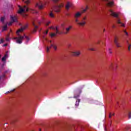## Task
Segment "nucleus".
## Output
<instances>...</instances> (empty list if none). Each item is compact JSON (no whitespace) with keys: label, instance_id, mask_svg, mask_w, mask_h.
Masks as SVG:
<instances>
[{"label":"nucleus","instance_id":"37998d69","mask_svg":"<svg viewBox=\"0 0 131 131\" xmlns=\"http://www.w3.org/2000/svg\"><path fill=\"white\" fill-rule=\"evenodd\" d=\"M85 19H86V17H83V20H85Z\"/></svg>","mask_w":131,"mask_h":131},{"label":"nucleus","instance_id":"cd10ccee","mask_svg":"<svg viewBox=\"0 0 131 131\" xmlns=\"http://www.w3.org/2000/svg\"><path fill=\"white\" fill-rule=\"evenodd\" d=\"M108 53L109 54H112V51H111V49H108Z\"/></svg>","mask_w":131,"mask_h":131},{"label":"nucleus","instance_id":"473e14b6","mask_svg":"<svg viewBox=\"0 0 131 131\" xmlns=\"http://www.w3.org/2000/svg\"><path fill=\"white\" fill-rule=\"evenodd\" d=\"M15 91V89L12 90L11 91H10V92H8L7 93H12V92H14Z\"/></svg>","mask_w":131,"mask_h":131},{"label":"nucleus","instance_id":"c756f323","mask_svg":"<svg viewBox=\"0 0 131 131\" xmlns=\"http://www.w3.org/2000/svg\"><path fill=\"white\" fill-rule=\"evenodd\" d=\"M4 42V39H1L0 40V44L3 43Z\"/></svg>","mask_w":131,"mask_h":131},{"label":"nucleus","instance_id":"412c9836","mask_svg":"<svg viewBox=\"0 0 131 131\" xmlns=\"http://www.w3.org/2000/svg\"><path fill=\"white\" fill-rule=\"evenodd\" d=\"M49 16L51 18H54L55 17V15H54V13H53L52 12H50V13L49 14Z\"/></svg>","mask_w":131,"mask_h":131},{"label":"nucleus","instance_id":"c85d7f7f","mask_svg":"<svg viewBox=\"0 0 131 131\" xmlns=\"http://www.w3.org/2000/svg\"><path fill=\"white\" fill-rule=\"evenodd\" d=\"M51 24V21H48L47 24H46V26H49V25Z\"/></svg>","mask_w":131,"mask_h":131},{"label":"nucleus","instance_id":"72a5a7b5","mask_svg":"<svg viewBox=\"0 0 131 131\" xmlns=\"http://www.w3.org/2000/svg\"><path fill=\"white\" fill-rule=\"evenodd\" d=\"M6 40H7V41H10V38H9V37H7V38H6Z\"/></svg>","mask_w":131,"mask_h":131},{"label":"nucleus","instance_id":"9d476101","mask_svg":"<svg viewBox=\"0 0 131 131\" xmlns=\"http://www.w3.org/2000/svg\"><path fill=\"white\" fill-rule=\"evenodd\" d=\"M110 12L111 13V15L113 16V17H115L116 18L118 17V14H117V13H115V12H113V11L110 10Z\"/></svg>","mask_w":131,"mask_h":131},{"label":"nucleus","instance_id":"58836bf2","mask_svg":"<svg viewBox=\"0 0 131 131\" xmlns=\"http://www.w3.org/2000/svg\"><path fill=\"white\" fill-rule=\"evenodd\" d=\"M44 33L45 34H48V33H49V30H47L46 32Z\"/></svg>","mask_w":131,"mask_h":131},{"label":"nucleus","instance_id":"7ed1b4c3","mask_svg":"<svg viewBox=\"0 0 131 131\" xmlns=\"http://www.w3.org/2000/svg\"><path fill=\"white\" fill-rule=\"evenodd\" d=\"M18 8H19V10L18 11V14H22L24 12H28V8L26 7V6H25L24 8H22L20 5L18 6Z\"/></svg>","mask_w":131,"mask_h":131},{"label":"nucleus","instance_id":"a18cd8bd","mask_svg":"<svg viewBox=\"0 0 131 131\" xmlns=\"http://www.w3.org/2000/svg\"><path fill=\"white\" fill-rule=\"evenodd\" d=\"M105 30H106L105 29L103 30V32H105Z\"/></svg>","mask_w":131,"mask_h":131},{"label":"nucleus","instance_id":"6e6552de","mask_svg":"<svg viewBox=\"0 0 131 131\" xmlns=\"http://www.w3.org/2000/svg\"><path fill=\"white\" fill-rule=\"evenodd\" d=\"M75 22H76L78 24V25H79L80 26H84L85 25V21H82V23H78V19H76Z\"/></svg>","mask_w":131,"mask_h":131},{"label":"nucleus","instance_id":"49530a36","mask_svg":"<svg viewBox=\"0 0 131 131\" xmlns=\"http://www.w3.org/2000/svg\"><path fill=\"white\" fill-rule=\"evenodd\" d=\"M39 131H41V129H39Z\"/></svg>","mask_w":131,"mask_h":131},{"label":"nucleus","instance_id":"f3484780","mask_svg":"<svg viewBox=\"0 0 131 131\" xmlns=\"http://www.w3.org/2000/svg\"><path fill=\"white\" fill-rule=\"evenodd\" d=\"M79 103H80V99H77L76 101L75 106L77 107L79 106Z\"/></svg>","mask_w":131,"mask_h":131},{"label":"nucleus","instance_id":"c03bdc74","mask_svg":"<svg viewBox=\"0 0 131 131\" xmlns=\"http://www.w3.org/2000/svg\"><path fill=\"white\" fill-rule=\"evenodd\" d=\"M112 115V116H114L115 114H114V113H113Z\"/></svg>","mask_w":131,"mask_h":131},{"label":"nucleus","instance_id":"a211bd4d","mask_svg":"<svg viewBox=\"0 0 131 131\" xmlns=\"http://www.w3.org/2000/svg\"><path fill=\"white\" fill-rule=\"evenodd\" d=\"M69 7H70V4L69 2H68V3L66 5V10H69Z\"/></svg>","mask_w":131,"mask_h":131},{"label":"nucleus","instance_id":"a19ab883","mask_svg":"<svg viewBox=\"0 0 131 131\" xmlns=\"http://www.w3.org/2000/svg\"><path fill=\"white\" fill-rule=\"evenodd\" d=\"M109 118H111V113H110Z\"/></svg>","mask_w":131,"mask_h":131},{"label":"nucleus","instance_id":"5fc2aeb1","mask_svg":"<svg viewBox=\"0 0 131 131\" xmlns=\"http://www.w3.org/2000/svg\"><path fill=\"white\" fill-rule=\"evenodd\" d=\"M0 58H1V56H0Z\"/></svg>","mask_w":131,"mask_h":131},{"label":"nucleus","instance_id":"a878e982","mask_svg":"<svg viewBox=\"0 0 131 131\" xmlns=\"http://www.w3.org/2000/svg\"><path fill=\"white\" fill-rule=\"evenodd\" d=\"M30 1L29 0H27L26 1H25V4H26V5H28V4H29Z\"/></svg>","mask_w":131,"mask_h":131},{"label":"nucleus","instance_id":"9b49d317","mask_svg":"<svg viewBox=\"0 0 131 131\" xmlns=\"http://www.w3.org/2000/svg\"><path fill=\"white\" fill-rule=\"evenodd\" d=\"M50 28V29H53L54 30H56V33L57 34H61V32L59 31V30H58V28L57 27H55V28L53 27H51Z\"/></svg>","mask_w":131,"mask_h":131},{"label":"nucleus","instance_id":"b1692460","mask_svg":"<svg viewBox=\"0 0 131 131\" xmlns=\"http://www.w3.org/2000/svg\"><path fill=\"white\" fill-rule=\"evenodd\" d=\"M1 22H2L3 23H4V21H5V17H1Z\"/></svg>","mask_w":131,"mask_h":131},{"label":"nucleus","instance_id":"0eeeda50","mask_svg":"<svg viewBox=\"0 0 131 131\" xmlns=\"http://www.w3.org/2000/svg\"><path fill=\"white\" fill-rule=\"evenodd\" d=\"M72 56L74 57H78L80 55V51H76L75 52H73L72 53Z\"/></svg>","mask_w":131,"mask_h":131},{"label":"nucleus","instance_id":"6ab92c4d","mask_svg":"<svg viewBox=\"0 0 131 131\" xmlns=\"http://www.w3.org/2000/svg\"><path fill=\"white\" fill-rule=\"evenodd\" d=\"M7 28H8V26L7 25H6L3 27V29H2V31H5V30H7Z\"/></svg>","mask_w":131,"mask_h":131},{"label":"nucleus","instance_id":"e433bc0d","mask_svg":"<svg viewBox=\"0 0 131 131\" xmlns=\"http://www.w3.org/2000/svg\"><path fill=\"white\" fill-rule=\"evenodd\" d=\"M89 50L90 51H95V49H94V48H90Z\"/></svg>","mask_w":131,"mask_h":131},{"label":"nucleus","instance_id":"bb28decb","mask_svg":"<svg viewBox=\"0 0 131 131\" xmlns=\"http://www.w3.org/2000/svg\"><path fill=\"white\" fill-rule=\"evenodd\" d=\"M128 119H131V112H129L128 114Z\"/></svg>","mask_w":131,"mask_h":131},{"label":"nucleus","instance_id":"aec40b11","mask_svg":"<svg viewBox=\"0 0 131 131\" xmlns=\"http://www.w3.org/2000/svg\"><path fill=\"white\" fill-rule=\"evenodd\" d=\"M127 43L128 45V51H130V47H131V45L129 44V43L128 42V41L127 40Z\"/></svg>","mask_w":131,"mask_h":131},{"label":"nucleus","instance_id":"20e7f679","mask_svg":"<svg viewBox=\"0 0 131 131\" xmlns=\"http://www.w3.org/2000/svg\"><path fill=\"white\" fill-rule=\"evenodd\" d=\"M88 9H89V7L88 6H86V8L85 9H83L81 13L80 12H77L75 14V16H74L75 19H76L77 18H79V17H80V16H81V14H82V13H84V12H86V10H88Z\"/></svg>","mask_w":131,"mask_h":131},{"label":"nucleus","instance_id":"423d86ee","mask_svg":"<svg viewBox=\"0 0 131 131\" xmlns=\"http://www.w3.org/2000/svg\"><path fill=\"white\" fill-rule=\"evenodd\" d=\"M10 18L11 19V20L12 21H10L9 24H8V26H11V25H12V24H13V23H14V22H17V16H13V15H11L10 16Z\"/></svg>","mask_w":131,"mask_h":131},{"label":"nucleus","instance_id":"ddd939ff","mask_svg":"<svg viewBox=\"0 0 131 131\" xmlns=\"http://www.w3.org/2000/svg\"><path fill=\"white\" fill-rule=\"evenodd\" d=\"M36 7H38L39 10H41V9H42L44 6L42 4L37 3L36 5Z\"/></svg>","mask_w":131,"mask_h":131},{"label":"nucleus","instance_id":"f8f14e48","mask_svg":"<svg viewBox=\"0 0 131 131\" xmlns=\"http://www.w3.org/2000/svg\"><path fill=\"white\" fill-rule=\"evenodd\" d=\"M52 47L53 48H54V49L55 50H57V46H55V45L52 44V45H51V47H47V52H49L50 51V48Z\"/></svg>","mask_w":131,"mask_h":131},{"label":"nucleus","instance_id":"864d4df0","mask_svg":"<svg viewBox=\"0 0 131 131\" xmlns=\"http://www.w3.org/2000/svg\"><path fill=\"white\" fill-rule=\"evenodd\" d=\"M50 42H52V41H50Z\"/></svg>","mask_w":131,"mask_h":131},{"label":"nucleus","instance_id":"f257e3e1","mask_svg":"<svg viewBox=\"0 0 131 131\" xmlns=\"http://www.w3.org/2000/svg\"><path fill=\"white\" fill-rule=\"evenodd\" d=\"M27 27H28V25H25L24 27H21L20 29H18L16 31V34H17V35H18V37L15 38V39H16L17 43H22V40H23V39H24V36L20 35V34H19V33L23 32L24 30H25V29L27 28Z\"/></svg>","mask_w":131,"mask_h":131},{"label":"nucleus","instance_id":"f03ea898","mask_svg":"<svg viewBox=\"0 0 131 131\" xmlns=\"http://www.w3.org/2000/svg\"><path fill=\"white\" fill-rule=\"evenodd\" d=\"M114 42L117 48H120V42H119V37L115 36L114 39Z\"/></svg>","mask_w":131,"mask_h":131},{"label":"nucleus","instance_id":"f704fd0d","mask_svg":"<svg viewBox=\"0 0 131 131\" xmlns=\"http://www.w3.org/2000/svg\"><path fill=\"white\" fill-rule=\"evenodd\" d=\"M5 76H6V75H5V74H3V75H2L1 76H0V77H1V78H4V77H5Z\"/></svg>","mask_w":131,"mask_h":131},{"label":"nucleus","instance_id":"dca6fc26","mask_svg":"<svg viewBox=\"0 0 131 131\" xmlns=\"http://www.w3.org/2000/svg\"><path fill=\"white\" fill-rule=\"evenodd\" d=\"M117 23H118V24H120L121 26L122 27H124V24H123L121 22H120V20L118 19L117 21Z\"/></svg>","mask_w":131,"mask_h":131},{"label":"nucleus","instance_id":"c9c22d12","mask_svg":"<svg viewBox=\"0 0 131 131\" xmlns=\"http://www.w3.org/2000/svg\"><path fill=\"white\" fill-rule=\"evenodd\" d=\"M124 32L126 34V35H128V33L126 31H124Z\"/></svg>","mask_w":131,"mask_h":131},{"label":"nucleus","instance_id":"4468645a","mask_svg":"<svg viewBox=\"0 0 131 131\" xmlns=\"http://www.w3.org/2000/svg\"><path fill=\"white\" fill-rule=\"evenodd\" d=\"M32 25L34 27V30H33L34 32H36V29H37V28H38V26H35V24H34V22H32Z\"/></svg>","mask_w":131,"mask_h":131},{"label":"nucleus","instance_id":"4c0bfd02","mask_svg":"<svg viewBox=\"0 0 131 131\" xmlns=\"http://www.w3.org/2000/svg\"><path fill=\"white\" fill-rule=\"evenodd\" d=\"M112 65H113V63H111L110 66V68H113V67L112 66Z\"/></svg>","mask_w":131,"mask_h":131},{"label":"nucleus","instance_id":"1a4fd4ad","mask_svg":"<svg viewBox=\"0 0 131 131\" xmlns=\"http://www.w3.org/2000/svg\"><path fill=\"white\" fill-rule=\"evenodd\" d=\"M72 28V26H70L68 28H66V32H64V34H68V33H69V31L71 30V29Z\"/></svg>","mask_w":131,"mask_h":131},{"label":"nucleus","instance_id":"3c124183","mask_svg":"<svg viewBox=\"0 0 131 131\" xmlns=\"http://www.w3.org/2000/svg\"><path fill=\"white\" fill-rule=\"evenodd\" d=\"M22 1H23V2H24L25 0H22Z\"/></svg>","mask_w":131,"mask_h":131},{"label":"nucleus","instance_id":"2eb2a0df","mask_svg":"<svg viewBox=\"0 0 131 131\" xmlns=\"http://www.w3.org/2000/svg\"><path fill=\"white\" fill-rule=\"evenodd\" d=\"M113 5H114L113 2H110L106 4V6H107V7H112Z\"/></svg>","mask_w":131,"mask_h":131},{"label":"nucleus","instance_id":"4be33fe9","mask_svg":"<svg viewBox=\"0 0 131 131\" xmlns=\"http://www.w3.org/2000/svg\"><path fill=\"white\" fill-rule=\"evenodd\" d=\"M24 37L27 39V42H28V41H29L30 38H29V37L28 36L25 35V34H24Z\"/></svg>","mask_w":131,"mask_h":131},{"label":"nucleus","instance_id":"393cba45","mask_svg":"<svg viewBox=\"0 0 131 131\" xmlns=\"http://www.w3.org/2000/svg\"><path fill=\"white\" fill-rule=\"evenodd\" d=\"M56 35H57V34H56V33H52L51 34V37H54V36H56Z\"/></svg>","mask_w":131,"mask_h":131},{"label":"nucleus","instance_id":"de8ad7c7","mask_svg":"<svg viewBox=\"0 0 131 131\" xmlns=\"http://www.w3.org/2000/svg\"><path fill=\"white\" fill-rule=\"evenodd\" d=\"M81 93V90H80V94Z\"/></svg>","mask_w":131,"mask_h":131},{"label":"nucleus","instance_id":"8fccbe9b","mask_svg":"<svg viewBox=\"0 0 131 131\" xmlns=\"http://www.w3.org/2000/svg\"><path fill=\"white\" fill-rule=\"evenodd\" d=\"M105 1H106V2H108V1H109V0H105Z\"/></svg>","mask_w":131,"mask_h":131},{"label":"nucleus","instance_id":"603ef678","mask_svg":"<svg viewBox=\"0 0 131 131\" xmlns=\"http://www.w3.org/2000/svg\"><path fill=\"white\" fill-rule=\"evenodd\" d=\"M68 16H69V14H68Z\"/></svg>","mask_w":131,"mask_h":131},{"label":"nucleus","instance_id":"2f4dec72","mask_svg":"<svg viewBox=\"0 0 131 131\" xmlns=\"http://www.w3.org/2000/svg\"><path fill=\"white\" fill-rule=\"evenodd\" d=\"M54 3H58L59 2V0H52Z\"/></svg>","mask_w":131,"mask_h":131},{"label":"nucleus","instance_id":"5701e85b","mask_svg":"<svg viewBox=\"0 0 131 131\" xmlns=\"http://www.w3.org/2000/svg\"><path fill=\"white\" fill-rule=\"evenodd\" d=\"M7 55H5L4 56V57H3L2 58V61H3V62L5 61H6V58H7Z\"/></svg>","mask_w":131,"mask_h":131},{"label":"nucleus","instance_id":"79ce46f5","mask_svg":"<svg viewBox=\"0 0 131 131\" xmlns=\"http://www.w3.org/2000/svg\"><path fill=\"white\" fill-rule=\"evenodd\" d=\"M115 27V26H114V25L112 26V28H114Z\"/></svg>","mask_w":131,"mask_h":131},{"label":"nucleus","instance_id":"09e8293b","mask_svg":"<svg viewBox=\"0 0 131 131\" xmlns=\"http://www.w3.org/2000/svg\"><path fill=\"white\" fill-rule=\"evenodd\" d=\"M2 78V77L0 76V80H1V79Z\"/></svg>","mask_w":131,"mask_h":131},{"label":"nucleus","instance_id":"39448f33","mask_svg":"<svg viewBox=\"0 0 131 131\" xmlns=\"http://www.w3.org/2000/svg\"><path fill=\"white\" fill-rule=\"evenodd\" d=\"M63 7H64V5H63L62 4L56 6L54 8L55 12H56V13H60V11H61V8H63Z\"/></svg>","mask_w":131,"mask_h":131},{"label":"nucleus","instance_id":"ea45409f","mask_svg":"<svg viewBox=\"0 0 131 131\" xmlns=\"http://www.w3.org/2000/svg\"><path fill=\"white\" fill-rule=\"evenodd\" d=\"M8 46V44L6 43L3 45V47H7Z\"/></svg>","mask_w":131,"mask_h":131},{"label":"nucleus","instance_id":"7c9ffc66","mask_svg":"<svg viewBox=\"0 0 131 131\" xmlns=\"http://www.w3.org/2000/svg\"><path fill=\"white\" fill-rule=\"evenodd\" d=\"M78 97H79V95H75L74 96V98H75V99H77V98H78Z\"/></svg>","mask_w":131,"mask_h":131}]
</instances>
